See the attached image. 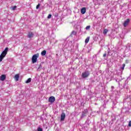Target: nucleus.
I'll list each match as a JSON object with an SVG mask.
<instances>
[{"label": "nucleus", "instance_id": "1", "mask_svg": "<svg viewBox=\"0 0 131 131\" xmlns=\"http://www.w3.org/2000/svg\"><path fill=\"white\" fill-rule=\"evenodd\" d=\"M39 56V54L38 53H37L33 55L32 57V62L33 64L37 62V58H38Z\"/></svg>", "mask_w": 131, "mask_h": 131}, {"label": "nucleus", "instance_id": "2", "mask_svg": "<svg viewBox=\"0 0 131 131\" xmlns=\"http://www.w3.org/2000/svg\"><path fill=\"white\" fill-rule=\"evenodd\" d=\"M90 76V72L89 71H85L82 73V77L83 78H86Z\"/></svg>", "mask_w": 131, "mask_h": 131}, {"label": "nucleus", "instance_id": "3", "mask_svg": "<svg viewBox=\"0 0 131 131\" xmlns=\"http://www.w3.org/2000/svg\"><path fill=\"white\" fill-rule=\"evenodd\" d=\"M8 51H9V48L6 47L4 51H3L1 54V56H2L3 57H4V58L6 57L7 53H8Z\"/></svg>", "mask_w": 131, "mask_h": 131}, {"label": "nucleus", "instance_id": "4", "mask_svg": "<svg viewBox=\"0 0 131 131\" xmlns=\"http://www.w3.org/2000/svg\"><path fill=\"white\" fill-rule=\"evenodd\" d=\"M89 113L88 109H85L83 112H82V115L81 116V118H83L85 116H86V114Z\"/></svg>", "mask_w": 131, "mask_h": 131}, {"label": "nucleus", "instance_id": "5", "mask_svg": "<svg viewBox=\"0 0 131 131\" xmlns=\"http://www.w3.org/2000/svg\"><path fill=\"white\" fill-rule=\"evenodd\" d=\"M34 35V34H33V33H32V32H29L28 33V38H32V37H33Z\"/></svg>", "mask_w": 131, "mask_h": 131}, {"label": "nucleus", "instance_id": "6", "mask_svg": "<svg viewBox=\"0 0 131 131\" xmlns=\"http://www.w3.org/2000/svg\"><path fill=\"white\" fill-rule=\"evenodd\" d=\"M55 100L56 98H55V97L51 96L50 97V102L51 103V104H53V103H54V102H55Z\"/></svg>", "mask_w": 131, "mask_h": 131}, {"label": "nucleus", "instance_id": "7", "mask_svg": "<svg viewBox=\"0 0 131 131\" xmlns=\"http://www.w3.org/2000/svg\"><path fill=\"white\" fill-rule=\"evenodd\" d=\"M129 19H127L123 23V26L124 27H126L127 25H128V23H129Z\"/></svg>", "mask_w": 131, "mask_h": 131}, {"label": "nucleus", "instance_id": "8", "mask_svg": "<svg viewBox=\"0 0 131 131\" xmlns=\"http://www.w3.org/2000/svg\"><path fill=\"white\" fill-rule=\"evenodd\" d=\"M61 120L62 121H63V120H64L65 118L66 117V115L65 114V113H62L61 115Z\"/></svg>", "mask_w": 131, "mask_h": 131}, {"label": "nucleus", "instance_id": "9", "mask_svg": "<svg viewBox=\"0 0 131 131\" xmlns=\"http://www.w3.org/2000/svg\"><path fill=\"white\" fill-rule=\"evenodd\" d=\"M85 12H86V8L85 7H83L81 9V13L83 15V14H85Z\"/></svg>", "mask_w": 131, "mask_h": 131}, {"label": "nucleus", "instance_id": "10", "mask_svg": "<svg viewBox=\"0 0 131 131\" xmlns=\"http://www.w3.org/2000/svg\"><path fill=\"white\" fill-rule=\"evenodd\" d=\"M6 79V75H2L0 77V80H2V81H4Z\"/></svg>", "mask_w": 131, "mask_h": 131}, {"label": "nucleus", "instance_id": "11", "mask_svg": "<svg viewBox=\"0 0 131 131\" xmlns=\"http://www.w3.org/2000/svg\"><path fill=\"white\" fill-rule=\"evenodd\" d=\"M19 75L18 74H16L14 76V79H15L16 81H18V80H19Z\"/></svg>", "mask_w": 131, "mask_h": 131}, {"label": "nucleus", "instance_id": "12", "mask_svg": "<svg viewBox=\"0 0 131 131\" xmlns=\"http://www.w3.org/2000/svg\"><path fill=\"white\" fill-rule=\"evenodd\" d=\"M46 54H47V51H46V50H43L41 53V56H46Z\"/></svg>", "mask_w": 131, "mask_h": 131}, {"label": "nucleus", "instance_id": "13", "mask_svg": "<svg viewBox=\"0 0 131 131\" xmlns=\"http://www.w3.org/2000/svg\"><path fill=\"white\" fill-rule=\"evenodd\" d=\"M25 82L26 83H29V82H31V78H28Z\"/></svg>", "mask_w": 131, "mask_h": 131}, {"label": "nucleus", "instance_id": "14", "mask_svg": "<svg viewBox=\"0 0 131 131\" xmlns=\"http://www.w3.org/2000/svg\"><path fill=\"white\" fill-rule=\"evenodd\" d=\"M42 66H41V63H40L39 65V67L37 69V71H40V70H41V68H42Z\"/></svg>", "mask_w": 131, "mask_h": 131}, {"label": "nucleus", "instance_id": "15", "mask_svg": "<svg viewBox=\"0 0 131 131\" xmlns=\"http://www.w3.org/2000/svg\"><path fill=\"white\" fill-rule=\"evenodd\" d=\"M90 41V37H88L85 40V43H88Z\"/></svg>", "mask_w": 131, "mask_h": 131}, {"label": "nucleus", "instance_id": "16", "mask_svg": "<svg viewBox=\"0 0 131 131\" xmlns=\"http://www.w3.org/2000/svg\"><path fill=\"white\" fill-rule=\"evenodd\" d=\"M107 32H108V30L107 29H105L103 30V34H107Z\"/></svg>", "mask_w": 131, "mask_h": 131}, {"label": "nucleus", "instance_id": "17", "mask_svg": "<svg viewBox=\"0 0 131 131\" xmlns=\"http://www.w3.org/2000/svg\"><path fill=\"white\" fill-rule=\"evenodd\" d=\"M76 34V32H75V31H73L72 32L71 35H75Z\"/></svg>", "mask_w": 131, "mask_h": 131}, {"label": "nucleus", "instance_id": "18", "mask_svg": "<svg viewBox=\"0 0 131 131\" xmlns=\"http://www.w3.org/2000/svg\"><path fill=\"white\" fill-rule=\"evenodd\" d=\"M16 8H17V6H15L12 7V11H15V10H16Z\"/></svg>", "mask_w": 131, "mask_h": 131}, {"label": "nucleus", "instance_id": "19", "mask_svg": "<svg viewBox=\"0 0 131 131\" xmlns=\"http://www.w3.org/2000/svg\"><path fill=\"white\" fill-rule=\"evenodd\" d=\"M4 56H3L2 55H0V62H2V61H3V59H4Z\"/></svg>", "mask_w": 131, "mask_h": 131}, {"label": "nucleus", "instance_id": "20", "mask_svg": "<svg viewBox=\"0 0 131 131\" xmlns=\"http://www.w3.org/2000/svg\"><path fill=\"white\" fill-rule=\"evenodd\" d=\"M37 131H42V128L40 127H38L37 128Z\"/></svg>", "mask_w": 131, "mask_h": 131}, {"label": "nucleus", "instance_id": "21", "mask_svg": "<svg viewBox=\"0 0 131 131\" xmlns=\"http://www.w3.org/2000/svg\"><path fill=\"white\" fill-rule=\"evenodd\" d=\"M90 28H91V26H88L86 27V30H89V29H90Z\"/></svg>", "mask_w": 131, "mask_h": 131}, {"label": "nucleus", "instance_id": "22", "mask_svg": "<svg viewBox=\"0 0 131 131\" xmlns=\"http://www.w3.org/2000/svg\"><path fill=\"white\" fill-rule=\"evenodd\" d=\"M40 6V4H38L37 6H36V9H38L39 8V7Z\"/></svg>", "mask_w": 131, "mask_h": 131}, {"label": "nucleus", "instance_id": "23", "mask_svg": "<svg viewBox=\"0 0 131 131\" xmlns=\"http://www.w3.org/2000/svg\"><path fill=\"white\" fill-rule=\"evenodd\" d=\"M107 56V53H104V54H103V57H104V58H105V57H106Z\"/></svg>", "mask_w": 131, "mask_h": 131}, {"label": "nucleus", "instance_id": "24", "mask_svg": "<svg viewBox=\"0 0 131 131\" xmlns=\"http://www.w3.org/2000/svg\"><path fill=\"white\" fill-rule=\"evenodd\" d=\"M128 126H129V127L131 126V121H129V123H128Z\"/></svg>", "mask_w": 131, "mask_h": 131}, {"label": "nucleus", "instance_id": "25", "mask_svg": "<svg viewBox=\"0 0 131 131\" xmlns=\"http://www.w3.org/2000/svg\"><path fill=\"white\" fill-rule=\"evenodd\" d=\"M128 63V60H125V63L127 64Z\"/></svg>", "mask_w": 131, "mask_h": 131}, {"label": "nucleus", "instance_id": "26", "mask_svg": "<svg viewBox=\"0 0 131 131\" xmlns=\"http://www.w3.org/2000/svg\"><path fill=\"white\" fill-rule=\"evenodd\" d=\"M123 68H124V67H125V64H123Z\"/></svg>", "mask_w": 131, "mask_h": 131}, {"label": "nucleus", "instance_id": "27", "mask_svg": "<svg viewBox=\"0 0 131 131\" xmlns=\"http://www.w3.org/2000/svg\"><path fill=\"white\" fill-rule=\"evenodd\" d=\"M48 19H50V14H49L48 16Z\"/></svg>", "mask_w": 131, "mask_h": 131}, {"label": "nucleus", "instance_id": "28", "mask_svg": "<svg viewBox=\"0 0 131 131\" xmlns=\"http://www.w3.org/2000/svg\"><path fill=\"white\" fill-rule=\"evenodd\" d=\"M51 17H52V15L50 14V18H51Z\"/></svg>", "mask_w": 131, "mask_h": 131}, {"label": "nucleus", "instance_id": "29", "mask_svg": "<svg viewBox=\"0 0 131 131\" xmlns=\"http://www.w3.org/2000/svg\"><path fill=\"white\" fill-rule=\"evenodd\" d=\"M48 101L50 102V98H48Z\"/></svg>", "mask_w": 131, "mask_h": 131}, {"label": "nucleus", "instance_id": "30", "mask_svg": "<svg viewBox=\"0 0 131 131\" xmlns=\"http://www.w3.org/2000/svg\"><path fill=\"white\" fill-rule=\"evenodd\" d=\"M123 69H124V68H123V67H122V70H123Z\"/></svg>", "mask_w": 131, "mask_h": 131}]
</instances>
